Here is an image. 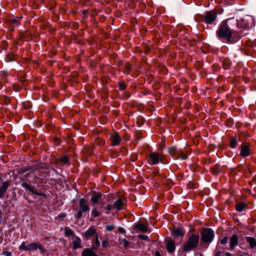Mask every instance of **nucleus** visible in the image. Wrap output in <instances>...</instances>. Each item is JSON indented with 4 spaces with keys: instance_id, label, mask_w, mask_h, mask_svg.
<instances>
[{
    "instance_id": "obj_39",
    "label": "nucleus",
    "mask_w": 256,
    "mask_h": 256,
    "mask_svg": "<svg viewBox=\"0 0 256 256\" xmlns=\"http://www.w3.org/2000/svg\"><path fill=\"white\" fill-rule=\"evenodd\" d=\"M102 246L104 248H106L108 244V240H104L102 242Z\"/></svg>"
},
{
    "instance_id": "obj_8",
    "label": "nucleus",
    "mask_w": 256,
    "mask_h": 256,
    "mask_svg": "<svg viewBox=\"0 0 256 256\" xmlns=\"http://www.w3.org/2000/svg\"><path fill=\"white\" fill-rule=\"evenodd\" d=\"M217 12L215 10H210L206 13L204 20L206 23L208 24H212L217 18Z\"/></svg>"
},
{
    "instance_id": "obj_42",
    "label": "nucleus",
    "mask_w": 256,
    "mask_h": 256,
    "mask_svg": "<svg viewBox=\"0 0 256 256\" xmlns=\"http://www.w3.org/2000/svg\"><path fill=\"white\" fill-rule=\"evenodd\" d=\"M118 230L120 233H125L126 232L125 230L122 227H119Z\"/></svg>"
},
{
    "instance_id": "obj_10",
    "label": "nucleus",
    "mask_w": 256,
    "mask_h": 256,
    "mask_svg": "<svg viewBox=\"0 0 256 256\" xmlns=\"http://www.w3.org/2000/svg\"><path fill=\"white\" fill-rule=\"evenodd\" d=\"M110 140L112 146H116L120 144L122 139L118 132H114L111 134Z\"/></svg>"
},
{
    "instance_id": "obj_9",
    "label": "nucleus",
    "mask_w": 256,
    "mask_h": 256,
    "mask_svg": "<svg viewBox=\"0 0 256 256\" xmlns=\"http://www.w3.org/2000/svg\"><path fill=\"white\" fill-rule=\"evenodd\" d=\"M98 233L94 226H90L84 233L82 234V236L84 239L88 240L92 236H95Z\"/></svg>"
},
{
    "instance_id": "obj_27",
    "label": "nucleus",
    "mask_w": 256,
    "mask_h": 256,
    "mask_svg": "<svg viewBox=\"0 0 256 256\" xmlns=\"http://www.w3.org/2000/svg\"><path fill=\"white\" fill-rule=\"evenodd\" d=\"M104 208L106 210V214H109L112 210H114V205L108 204Z\"/></svg>"
},
{
    "instance_id": "obj_24",
    "label": "nucleus",
    "mask_w": 256,
    "mask_h": 256,
    "mask_svg": "<svg viewBox=\"0 0 256 256\" xmlns=\"http://www.w3.org/2000/svg\"><path fill=\"white\" fill-rule=\"evenodd\" d=\"M246 204L244 202H241L236 204V210L238 212H242L246 207Z\"/></svg>"
},
{
    "instance_id": "obj_43",
    "label": "nucleus",
    "mask_w": 256,
    "mask_h": 256,
    "mask_svg": "<svg viewBox=\"0 0 256 256\" xmlns=\"http://www.w3.org/2000/svg\"><path fill=\"white\" fill-rule=\"evenodd\" d=\"M2 76L4 77H6L8 76V73L6 72H2Z\"/></svg>"
},
{
    "instance_id": "obj_28",
    "label": "nucleus",
    "mask_w": 256,
    "mask_h": 256,
    "mask_svg": "<svg viewBox=\"0 0 256 256\" xmlns=\"http://www.w3.org/2000/svg\"><path fill=\"white\" fill-rule=\"evenodd\" d=\"M177 150L176 146H171L168 148V153L172 156H174L177 154Z\"/></svg>"
},
{
    "instance_id": "obj_26",
    "label": "nucleus",
    "mask_w": 256,
    "mask_h": 256,
    "mask_svg": "<svg viewBox=\"0 0 256 256\" xmlns=\"http://www.w3.org/2000/svg\"><path fill=\"white\" fill-rule=\"evenodd\" d=\"M221 171L219 166L216 165L212 168V172L214 174L218 175Z\"/></svg>"
},
{
    "instance_id": "obj_38",
    "label": "nucleus",
    "mask_w": 256,
    "mask_h": 256,
    "mask_svg": "<svg viewBox=\"0 0 256 256\" xmlns=\"http://www.w3.org/2000/svg\"><path fill=\"white\" fill-rule=\"evenodd\" d=\"M228 236H224L220 241L222 244H225L228 242Z\"/></svg>"
},
{
    "instance_id": "obj_16",
    "label": "nucleus",
    "mask_w": 256,
    "mask_h": 256,
    "mask_svg": "<svg viewBox=\"0 0 256 256\" xmlns=\"http://www.w3.org/2000/svg\"><path fill=\"white\" fill-rule=\"evenodd\" d=\"M166 248L169 253L173 252L176 249L174 242L172 240H169L166 244Z\"/></svg>"
},
{
    "instance_id": "obj_13",
    "label": "nucleus",
    "mask_w": 256,
    "mask_h": 256,
    "mask_svg": "<svg viewBox=\"0 0 256 256\" xmlns=\"http://www.w3.org/2000/svg\"><path fill=\"white\" fill-rule=\"evenodd\" d=\"M22 186L26 190H28L32 194H34L38 196H43L44 194L42 192H38L35 190L32 186H31L29 184H28L26 182H24L22 184Z\"/></svg>"
},
{
    "instance_id": "obj_2",
    "label": "nucleus",
    "mask_w": 256,
    "mask_h": 256,
    "mask_svg": "<svg viewBox=\"0 0 256 256\" xmlns=\"http://www.w3.org/2000/svg\"><path fill=\"white\" fill-rule=\"evenodd\" d=\"M102 194L100 192H94L92 193V195L90 199L91 204L92 206L91 214L94 218H97L102 214V213L98 210L96 207V205L98 204V201L102 198Z\"/></svg>"
},
{
    "instance_id": "obj_15",
    "label": "nucleus",
    "mask_w": 256,
    "mask_h": 256,
    "mask_svg": "<svg viewBox=\"0 0 256 256\" xmlns=\"http://www.w3.org/2000/svg\"><path fill=\"white\" fill-rule=\"evenodd\" d=\"M238 236L236 234H234L230 238V248L232 250H233L234 247L238 244Z\"/></svg>"
},
{
    "instance_id": "obj_14",
    "label": "nucleus",
    "mask_w": 256,
    "mask_h": 256,
    "mask_svg": "<svg viewBox=\"0 0 256 256\" xmlns=\"http://www.w3.org/2000/svg\"><path fill=\"white\" fill-rule=\"evenodd\" d=\"M172 234L176 237L183 238L185 234V231L182 228H178L173 230Z\"/></svg>"
},
{
    "instance_id": "obj_1",
    "label": "nucleus",
    "mask_w": 256,
    "mask_h": 256,
    "mask_svg": "<svg viewBox=\"0 0 256 256\" xmlns=\"http://www.w3.org/2000/svg\"><path fill=\"white\" fill-rule=\"evenodd\" d=\"M216 34L219 38L226 40L228 42H232L233 32L226 20L221 22L220 28L216 31Z\"/></svg>"
},
{
    "instance_id": "obj_19",
    "label": "nucleus",
    "mask_w": 256,
    "mask_h": 256,
    "mask_svg": "<svg viewBox=\"0 0 256 256\" xmlns=\"http://www.w3.org/2000/svg\"><path fill=\"white\" fill-rule=\"evenodd\" d=\"M82 256H98L92 249L86 248L82 252Z\"/></svg>"
},
{
    "instance_id": "obj_12",
    "label": "nucleus",
    "mask_w": 256,
    "mask_h": 256,
    "mask_svg": "<svg viewBox=\"0 0 256 256\" xmlns=\"http://www.w3.org/2000/svg\"><path fill=\"white\" fill-rule=\"evenodd\" d=\"M250 147L248 144H244L242 146L240 155L242 157H247L250 156Z\"/></svg>"
},
{
    "instance_id": "obj_7",
    "label": "nucleus",
    "mask_w": 256,
    "mask_h": 256,
    "mask_svg": "<svg viewBox=\"0 0 256 256\" xmlns=\"http://www.w3.org/2000/svg\"><path fill=\"white\" fill-rule=\"evenodd\" d=\"M162 155L160 154L152 152L147 157L148 162L150 165H156L160 160L162 162Z\"/></svg>"
},
{
    "instance_id": "obj_18",
    "label": "nucleus",
    "mask_w": 256,
    "mask_h": 256,
    "mask_svg": "<svg viewBox=\"0 0 256 256\" xmlns=\"http://www.w3.org/2000/svg\"><path fill=\"white\" fill-rule=\"evenodd\" d=\"M237 25L239 28H244L246 29H248L250 27V25L246 22V20L244 18L238 20Z\"/></svg>"
},
{
    "instance_id": "obj_35",
    "label": "nucleus",
    "mask_w": 256,
    "mask_h": 256,
    "mask_svg": "<svg viewBox=\"0 0 256 256\" xmlns=\"http://www.w3.org/2000/svg\"><path fill=\"white\" fill-rule=\"evenodd\" d=\"M138 237L140 239L144 240H148V236L146 235H144V234H138Z\"/></svg>"
},
{
    "instance_id": "obj_17",
    "label": "nucleus",
    "mask_w": 256,
    "mask_h": 256,
    "mask_svg": "<svg viewBox=\"0 0 256 256\" xmlns=\"http://www.w3.org/2000/svg\"><path fill=\"white\" fill-rule=\"evenodd\" d=\"M10 183L9 181H6L2 184L0 186V198L2 196L4 192H6L8 186Z\"/></svg>"
},
{
    "instance_id": "obj_40",
    "label": "nucleus",
    "mask_w": 256,
    "mask_h": 256,
    "mask_svg": "<svg viewBox=\"0 0 256 256\" xmlns=\"http://www.w3.org/2000/svg\"><path fill=\"white\" fill-rule=\"evenodd\" d=\"M66 216V213H60L58 215V218H65Z\"/></svg>"
},
{
    "instance_id": "obj_33",
    "label": "nucleus",
    "mask_w": 256,
    "mask_h": 256,
    "mask_svg": "<svg viewBox=\"0 0 256 256\" xmlns=\"http://www.w3.org/2000/svg\"><path fill=\"white\" fill-rule=\"evenodd\" d=\"M126 84L122 82H118V88L120 90H124L126 89Z\"/></svg>"
},
{
    "instance_id": "obj_34",
    "label": "nucleus",
    "mask_w": 256,
    "mask_h": 256,
    "mask_svg": "<svg viewBox=\"0 0 256 256\" xmlns=\"http://www.w3.org/2000/svg\"><path fill=\"white\" fill-rule=\"evenodd\" d=\"M11 24L14 26H18L20 24V20L18 18H12L10 20Z\"/></svg>"
},
{
    "instance_id": "obj_44",
    "label": "nucleus",
    "mask_w": 256,
    "mask_h": 256,
    "mask_svg": "<svg viewBox=\"0 0 256 256\" xmlns=\"http://www.w3.org/2000/svg\"><path fill=\"white\" fill-rule=\"evenodd\" d=\"M126 70H127V71H128V72L130 71V70H131L130 66V65L129 64H127L126 65Z\"/></svg>"
},
{
    "instance_id": "obj_31",
    "label": "nucleus",
    "mask_w": 256,
    "mask_h": 256,
    "mask_svg": "<svg viewBox=\"0 0 256 256\" xmlns=\"http://www.w3.org/2000/svg\"><path fill=\"white\" fill-rule=\"evenodd\" d=\"M236 140L234 138H232L231 139L230 143V146L231 148H234L236 147Z\"/></svg>"
},
{
    "instance_id": "obj_45",
    "label": "nucleus",
    "mask_w": 256,
    "mask_h": 256,
    "mask_svg": "<svg viewBox=\"0 0 256 256\" xmlns=\"http://www.w3.org/2000/svg\"><path fill=\"white\" fill-rule=\"evenodd\" d=\"M155 256H162L160 252L158 251H156L155 252Z\"/></svg>"
},
{
    "instance_id": "obj_30",
    "label": "nucleus",
    "mask_w": 256,
    "mask_h": 256,
    "mask_svg": "<svg viewBox=\"0 0 256 256\" xmlns=\"http://www.w3.org/2000/svg\"><path fill=\"white\" fill-rule=\"evenodd\" d=\"M179 156L177 158H180L182 160H186L187 158V156L182 151H180L178 152Z\"/></svg>"
},
{
    "instance_id": "obj_46",
    "label": "nucleus",
    "mask_w": 256,
    "mask_h": 256,
    "mask_svg": "<svg viewBox=\"0 0 256 256\" xmlns=\"http://www.w3.org/2000/svg\"><path fill=\"white\" fill-rule=\"evenodd\" d=\"M216 256H221V252H218L216 254Z\"/></svg>"
},
{
    "instance_id": "obj_5",
    "label": "nucleus",
    "mask_w": 256,
    "mask_h": 256,
    "mask_svg": "<svg viewBox=\"0 0 256 256\" xmlns=\"http://www.w3.org/2000/svg\"><path fill=\"white\" fill-rule=\"evenodd\" d=\"M38 248L42 252H44L45 250L44 248L42 246L36 243H30L26 246L25 242H23L18 247L20 250L24 251L34 250Z\"/></svg>"
},
{
    "instance_id": "obj_37",
    "label": "nucleus",
    "mask_w": 256,
    "mask_h": 256,
    "mask_svg": "<svg viewBox=\"0 0 256 256\" xmlns=\"http://www.w3.org/2000/svg\"><path fill=\"white\" fill-rule=\"evenodd\" d=\"M114 226L112 225H107L106 226V229L108 232H111L114 229Z\"/></svg>"
},
{
    "instance_id": "obj_22",
    "label": "nucleus",
    "mask_w": 256,
    "mask_h": 256,
    "mask_svg": "<svg viewBox=\"0 0 256 256\" xmlns=\"http://www.w3.org/2000/svg\"><path fill=\"white\" fill-rule=\"evenodd\" d=\"M135 228L142 232H146L148 231L147 226L140 223L135 226Z\"/></svg>"
},
{
    "instance_id": "obj_3",
    "label": "nucleus",
    "mask_w": 256,
    "mask_h": 256,
    "mask_svg": "<svg viewBox=\"0 0 256 256\" xmlns=\"http://www.w3.org/2000/svg\"><path fill=\"white\" fill-rule=\"evenodd\" d=\"M198 235L192 234L188 237V240L184 244L183 250L185 252H188L194 250L198 246Z\"/></svg>"
},
{
    "instance_id": "obj_20",
    "label": "nucleus",
    "mask_w": 256,
    "mask_h": 256,
    "mask_svg": "<svg viewBox=\"0 0 256 256\" xmlns=\"http://www.w3.org/2000/svg\"><path fill=\"white\" fill-rule=\"evenodd\" d=\"M82 247V241L80 238L78 236H75V240L72 242V248L74 249H77Z\"/></svg>"
},
{
    "instance_id": "obj_41",
    "label": "nucleus",
    "mask_w": 256,
    "mask_h": 256,
    "mask_svg": "<svg viewBox=\"0 0 256 256\" xmlns=\"http://www.w3.org/2000/svg\"><path fill=\"white\" fill-rule=\"evenodd\" d=\"M2 254L6 256H12V253L10 252H4Z\"/></svg>"
},
{
    "instance_id": "obj_47",
    "label": "nucleus",
    "mask_w": 256,
    "mask_h": 256,
    "mask_svg": "<svg viewBox=\"0 0 256 256\" xmlns=\"http://www.w3.org/2000/svg\"><path fill=\"white\" fill-rule=\"evenodd\" d=\"M226 256H232V254L230 253H229V252H226Z\"/></svg>"
},
{
    "instance_id": "obj_6",
    "label": "nucleus",
    "mask_w": 256,
    "mask_h": 256,
    "mask_svg": "<svg viewBox=\"0 0 256 256\" xmlns=\"http://www.w3.org/2000/svg\"><path fill=\"white\" fill-rule=\"evenodd\" d=\"M214 236V231L210 228H205L201 234L202 240L204 242L210 243Z\"/></svg>"
},
{
    "instance_id": "obj_29",
    "label": "nucleus",
    "mask_w": 256,
    "mask_h": 256,
    "mask_svg": "<svg viewBox=\"0 0 256 256\" xmlns=\"http://www.w3.org/2000/svg\"><path fill=\"white\" fill-rule=\"evenodd\" d=\"M60 162L66 164H70L69 158L67 156H64L60 158Z\"/></svg>"
},
{
    "instance_id": "obj_11",
    "label": "nucleus",
    "mask_w": 256,
    "mask_h": 256,
    "mask_svg": "<svg viewBox=\"0 0 256 256\" xmlns=\"http://www.w3.org/2000/svg\"><path fill=\"white\" fill-rule=\"evenodd\" d=\"M124 200L122 198H118L114 203V209L116 210H120L122 209L124 204Z\"/></svg>"
},
{
    "instance_id": "obj_21",
    "label": "nucleus",
    "mask_w": 256,
    "mask_h": 256,
    "mask_svg": "<svg viewBox=\"0 0 256 256\" xmlns=\"http://www.w3.org/2000/svg\"><path fill=\"white\" fill-rule=\"evenodd\" d=\"M246 239L251 248H253L256 246V240L255 238L251 236H247L246 238Z\"/></svg>"
},
{
    "instance_id": "obj_25",
    "label": "nucleus",
    "mask_w": 256,
    "mask_h": 256,
    "mask_svg": "<svg viewBox=\"0 0 256 256\" xmlns=\"http://www.w3.org/2000/svg\"><path fill=\"white\" fill-rule=\"evenodd\" d=\"M92 242L94 243L95 246L96 248H98L100 246V243L99 241V234H98L95 236H94L92 239Z\"/></svg>"
},
{
    "instance_id": "obj_23",
    "label": "nucleus",
    "mask_w": 256,
    "mask_h": 256,
    "mask_svg": "<svg viewBox=\"0 0 256 256\" xmlns=\"http://www.w3.org/2000/svg\"><path fill=\"white\" fill-rule=\"evenodd\" d=\"M64 234L66 236H74V234L72 230L68 227L64 228Z\"/></svg>"
},
{
    "instance_id": "obj_4",
    "label": "nucleus",
    "mask_w": 256,
    "mask_h": 256,
    "mask_svg": "<svg viewBox=\"0 0 256 256\" xmlns=\"http://www.w3.org/2000/svg\"><path fill=\"white\" fill-rule=\"evenodd\" d=\"M90 208L88 202L84 198H80L78 202V208L76 210V213L75 217L77 219H80L82 216L84 214L88 212Z\"/></svg>"
},
{
    "instance_id": "obj_36",
    "label": "nucleus",
    "mask_w": 256,
    "mask_h": 256,
    "mask_svg": "<svg viewBox=\"0 0 256 256\" xmlns=\"http://www.w3.org/2000/svg\"><path fill=\"white\" fill-rule=\"evenodd\" d=\"M96 143L100 144L101 146H102L104 144V140L98 138L96 140Z\"/></svg>"
},
{
    "instance_id": "obj_32",
    "label": "nucleus",
    "mask_w": 256,
    "mask_h": 256,
    "mask_svg": "<svg viewBox=\"0 0 256 256\" xmlns=\"http://www.w3.org/2000/svg\"><path fill=\"white\" fill-rule=\"evenodd\" d=\"M122 242V244L124 245V246L126 248H128V246H129V244H130V242L128 240H127L126 239H122V242H119V244H121Z\"/></svg>"
}]
</instances>
